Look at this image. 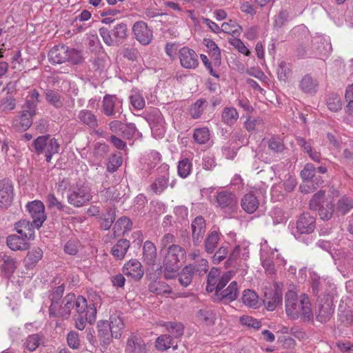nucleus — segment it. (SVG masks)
<instances>
[{
	"label": "nucleus",
	"instance_id": "1",
	"mask_svg": "<svg viewBox=\"0 0 353 353\" xmlns=\"http://www.w3.org/2000/svg\"><path fill=\"white\" fill-rule=\"evenodd\" d=\"M285 312L291 319L301 318L303 321L313 319V312L308 296L302 294L300 297L293 291H288L285 295Z\"/></svg>",
	"mask_w": 353,
	"mask_h": 353
},
{
	"label": "nucleus",
	"instance_id": "2",
	"mask_svg": "<svg viewBox=\"0 0 353 353\" xmlns=\"http://www.w3.org/2000/svg\"><path fill=\"white\" fill-rule=\"evenodd\" d=\"M77 314L74 315L75 327L83 330L86 321L92 324L96 319L97 307L94 303L88 305L87 300L82 296L77 297L76 305Z\"/></svg>",
	"mask_w": 353,
	"mask_h": 353
},
{
	"label": "nucleus",
	"instance_id": "3",
	"mask_svg": "<svg viewBox=\"0 0 353 353\" xmlns=\"http://www.w3.org/2000/svg\"><path fill=\"white\" fill-rule=\"evenodd\" d=\"M325 192L319 190L314 194L309 203L311 210L319 211V214L322 220L331 219L334 212V204L327 199H324Z\"/></svg>",
	"mask_w": 353,
	"mask_h": 353
},
{
	"label": "nucleus",
	"instance_id": "4",
	"mask_svg": "<svg viewBox=\"0 0 353 353\" xmlns=\"http://www.w3.org/2000/svg\"><path fill=\"white\" fill-rule=\"evenodd\" d=\"M92 198L91 190L88 185H76L70 188L68 192L67 199L68 203L76 207L80 208L85 205Z\"/></svg>",
	"mask_w": 353,
	"mask_h": 353
},
{
	"label": "nucleus",
	"instance_id": "5",
	"mask_svg": "<svg viewBox=\"0 0 353 353\" xmlns=\"http://www.w3.org/2000/svg\"><path fill=\"white\" fill-rule=\"evenodd\" d=\"M185 255L186 252L184 248L178 244H172L165 250L163 265H166L171 270L179 268V263L184 259Z\"/></svg>",
	"mask_w": 353,
	"mask_h": 353
},
{
	"label": "nucleus",
	"instance_id": "6",
	"mask_svg": "<svg viewBox=\"0 0 353 353\" xmlns=\"http://www.w3.org/2000/svg\"><path fill=\"white\" fill-rule=\"evenodd\" d=\"M218 207L227 215L234 213L238 207V199L235 194L228 190L218 192L216 195Z\"/></svg>",
	"mask_w": 353,
	"mask_h": 353
},
{
	"label": "nucleus",
	"instance_id": "7",
	"mask_svg": "<svg viewBox=\"0 0 353 353\" xmlns=\"http://www.w3.org/2000/svg\"><path fill=\"white\" fill-rule=\"evenodd\" d=\"M26 208L32 219L34 227L40 228L47 217L43 203L41 201H32L28 203Z\"/></svg>",
	"mask_w": 353,
	"mask_h": 353
},
{
	"label": "nucleus",
	"instance_id": "8",
	"mask_svg": "<svg viewBox=\"0 0 353 353\" xmlns=\"http://www.w3.org/2000/svg\"><path fill=\"white\" fill-rule=\"evenodd\" d=\"M36 112L37 110L32 112L23 105L20 114L16 116L12 121L13 128L17 131L27 130L32 125L33 117L36 115Z\"/></svg>",
	"mask_w": 353,
	"mask_h": 353
},
{
	"label": "nucleus",
	"instance_id": "9",
	"mask_svg": "<svg viewBox=\"0 0 353 353\" xmlns=\"http://www.w3.org/2000/svg\"><path fill=\"white\" fill-rule=\"evenodd\" d=\"M333 313V302L330 297L327 296L325 299H318L316 319L319 321L321 323L327 322L330 320Z\"/></svg>",
	"mask_w": 353,
	"mask_h": 353
},
{
	"label": "nucleus",
	"instance_id": "10",
	"mask_svg": "<svg viewBox=\"0 0 353 353\" xmlns=\"http://www.w3.org/2000/svg\"><path fill=\"white\" fill-rule=\"evenodd\" d=\"M77 302V298L74 294H68L63 299L58 303V305L61 310V314H53L52 312H49L50 317H61L63 319H68L70 314L71 310L75 307Z\"/></svg>",
	"mask_w": 353,
	"mask_h": 353
},
{
	"label": "nucleus",
	"instance_id": "11",
	"mask_svg": "<svg viewBox=\"0 0 353 353\" xmlns=\"http://www.w3.org/2000/svg\"><path fill=\"white\" fill-rule=\"evenodd\" d=\"M206 223L201 216H196L191 223L192 240L195 246H198L203 241L205 232Z\"/></svg>",
	"mask_w": 353,
	"mask_h": 353
},
{
	"label": "nucleus",
	"instance_id": "12",
	"mask_svg": "<svg viewBox=\"0 0 353 353\" xmlns=\"http://www.w3.org/2000/svg\"><path fill=\"white\" fill-rule=\"evenodd\" d=\"M179 57L181 65L187 69H194L199 65L198 56L196 53L188 47L181 48Z\"/></svg>",
	"mask_w": 353,
	"mask_h": 353
},
{
	"label": "nucleus",
	"instance_id": "13",
	"mask_svg": "<svg viewBox=\"0 0 353 353\" xmlns=\"http://www.w3.org/2000/svg\"><path fill=\"white\" fill-rule=\"evenodd\" d=\"M316 228V219L308 212L302 213L296 221V230L300 234H310Z\"/></svg>",
	"mask_w": 353,
	"mask_h": 353
},
{
	"label": "nucleus",
	"instance_id": "14",
	"mask_svg": "<svg viewBox=\"0 0 353 353\" xmlns=\"http://www.w3.org/2000/svg\"><path fill=\"white\" fill-rule=\"evenodd\" d=\"M133 32L136 39L143 45H148L152 40V31L143 21L136 22L133 26Z\"/></svg>",
	"mask_w": 353,
	"mask_h": 353
},
{
	"label": "nucleus",
	"instance_id": "15",
	"mask_svg": "<svg viewBox=\"0 0 353 353\" xmlns=\"http://www.w3.org/2000/svg\"><path fill=\"white\" fill-rule=\"evenodd\" d=\"M13 185L7 179L0 181V208L10 205L13 199Z\"/></svg>",
	"mask_w": 353,
	"mask_h": 353
},
{
	"label": "nucleus",
	"instance_id": "16",
	"mask_svg": "<svg viewBox=\"0 0 353 353\" xmlns=\"http://www.w3.org/2000/svg\"><path fill=\"white\" fill-rule=\"evenodd\" d=\"M65 290V286L63 284L52 288L49 291L48 298L50 301V305L49 307V312H52L53 314H61L58 303L61 301L63 297V294Z\"/></svg>",
	"mask_w": 353,
	"mask_h": 353
},
{
	"label": "nucleus",
	"instance_id": "17",
	"mask_svg": "<svg viewBox=\"0 0 353 353\" xmlns=\"http://www.w3.org/2000/svg\"><path fill=\"white\" fill-rule=\"evenodd\" d=\"M123 272L135 281H139L144 274L141 263L136 259H132L125 263Z\"/></svg>",
	"mask_w": 353,
	"mask_h": 353
},
{
	"label": "nucleus",
	"instance_id": "18",
	"mask_svg": "<svg viewBox=\"0 0 353 353\" xmlns=\"http://www.w3.org/2000/svg\"><path fill=\"white\" fill-rule=\"evenodd\" d=\"M68 46L65 45L53 47L48 53L49 61L52 63L61 64L68 61Z\"/></svg>",
	"mask_w": 353,
	"mask_h": 353
},
{
	"label": "nucleus",
	"instance_id": "19",
	"mask_svg": "<svg viewBox=\"0 0 353 353\" xmlns=\"http://www.w3.org/2000/svg\"><path fill=\"white\" fill-rule=\"evenodd\" d=\"M146 351V345L140 336L132 334L128 339L125 353H145Z\"/></svg>",
	"mask_w": 353,
	"mask_h": 353
},
{
	"label": "nucleus",
	"instance_id": "20",
	"mask_svg": "<svg viewBox=\"0 0 353 353\" xmlns=\"http://www.w3.org/2000/svg\"><path fill=\"white\" fill-rule=\"evenodd\" d=\"M165 172L157 176L150 185V190L156 194H161L169 185L168 168L165 166Z\"/></svg>",
	"mask_w": 353,
	"mask_h": 353
},
{
	"label": "nucleus",
	"instance_id": "21",
	"mask_svg": "<svg viewBox=\"0 0 353 353\" xmlns=\"http://www.w3.org/2000/svg\"><path fill=\"white\" fill-rule=\"evenodd\" d=\"M239 295L238 285L236 281L230 283L227 288L222 290L215 296L219 301H227L232 302L236 300Z\"/></svg>",
	"mask_w": 353,
	"mask_h": 353
},
{
	"label": "nucleus",
	"instance_id": "22",
	"mask_svg": "<svg viewBox=\"0 0 353 353\" xmlns=\"http://www.w3.org/2000/svg\"><path fill=\"white\" fill-rule=\"evenodd\" d=\"M33 223H30L29 221L23 219L16 223L15 230L24 239H32L34 236Z\"/></svg>",
	"mask_w": 353,
	"mask_h": 353
},
{
	"label": "nucleus",
	"instance_id": "23",
	"mask_svg": "<svg viewBox=\"0 0 353 353\" xmlns=\"http://www.w3.org/2000/svg\"><path fill=\"white\" fill-rule=\"evenodd\" d=\"M282 303V294L279 292L270 290L265 292L264 294L263 303L266 309L273 311L276 306Z\"/></svg>",
	"mask_w": 353,
	"mask_h": 353
},
{
	"label": "nucleus",
	"instance_id": "24",
	"mask_svg": "<svg viewBox=\"0 0 353 353\" xmlns=\"http://www.w3.org/2000/svg\"><path fill=\"white\" fill-rule=\"evenodd\" d=\"M221 239V233L211 230L207 234L204 241V250L208 254H213Z\"/></svg>",
	"mask_w": 353,
	"mask_h": 353
},
{
	"label": "nucleus",
	"instance_id": "25",
	"mask_svg": "<svg viewBox=\"0 0 353 353\" xmlns=\"http://www.w3.org/2000/svg\"><path fill=\"white\" fill-rule=\"evenodd\" d=\"M157 256V248L155 245L150 241H146L143 247V261L149 265L154 264Z\"/></svg>",
	"mask_w": 353,
	"mask_h": 353
},
{
	"label": "nucleus",
	"instance_id": "26",
	"mask_svg": "<svg viewBox=\"0 0 353 353\" xmlns=\"http://www.w3.org/2000/svg\"><path fill=\"white\" fill-rule=\"evenodd\" d=\"M241 205L244 211L252 214L259 208V202L254 194L248 193L241 199Z\"/></svg>",
	"mask_w": 353,
	"mask_h": 353
},
{
	"label": "nucleus",
	"instance_id": "27",
	"mask_svg": "<svg viewBox=\"0 0 353 353\" xmlns=\"http://www.w3.org/2000/svg\"><path fill=\"white\" fill-rule=\"evenodd\" d=\"M79 120L84 125H88L91 129H96L98 125L97 116L88 110H82L78 114Z\"/></svg>",
	"mask_w": 353,
	"mask_h": 353
},
{
	"label": "nucleus",
	"instance_id": "28",
	"mask_svg": "<svg viewBox=\"0 0 353 353\" xmlns=\"http://www.w3.org/2000/svg\"><path fill=\"white\" fill-rule=\"evenodd\" d=\"M27 239L17 235H10L7 238V245L12 250H26L29 248Z\"/></svg>",
	"mask_w": 353,
	"mask_h": 353
},
{
	"label": "nucleus",
	"instance_id": "29",
	"mask_svg": "<svg viewBox=\"0 0 353 353\" xmlns=\"http://www.w3.org/2000/svg\"><path fill=\"white\" fill-rule=\"evenodd\" d=\"M130 241L127 239H120L112 248L111 254L112 256L119 260L123 259L130 248Z\"/></svg>",
	"mask_w": 353,
	"mask_h": 353
},
{
	"label": "nucleus",
	"instance_id": "30",
	"mask_svg": "<svg viewBox=\"0 0 353 353\" xmlns=\"http://www.w3.org/2000/svg\"><path fill=\"white\" fill-rule=\"evenodd\" d=\"M296 185V181L295 178L292 176H288V177L283 183H279L272 188V192L274 194L279 192L283 195H284L292 192Z\"/></svg>",
	"mask_w": 353,
	"mask_h": 353
},
{
	"label": "nucleus",
	"instance_id": "31",
	"mask_svg": "<svg viewBox=\"0 0 353 353\" xmlns=\"http://www.w3.org/2000/svg\"><path fill=\"white\" fill-rule=\"evenodd\" d=\"M265 144L273 154H281L286 149L283 140L278 136H272L265 139Z\"/></svg>",
	"mask_w": 353,
	"mask_h": 353
},
{
	"label": "nucleus",
	"instance_id": "32",
	"mask_svg": "<svg viewBox=\"0 0 353 353\" xmlns=\"http://www.w3.org/2000/svg\"><path fill=\"white\" fill-rule=\"evenodd\" d=\"M299 88L306 93L313 94L316 92L318 82L310 75L304 76L300 81Z\"/></svg>",
	"mask_w": 353,
	"mask_h": 353
},
{
	"label": "nucleus",
	"instance_id": "33",
	"mask_svg": "<svg viewBox=\"0 0 353 353\" xmlns=\"http://www.w3.org/2000/svg\"><path fill=\"white\" fill-rule=\"evenodd\" d=\"M312 46L316 51L317 54L320 56L327 54L332 49L330 43L321 37H316L313 38Z\"/></svg>",
	"mask_w": 353,
	"mask_h": 353
},
{
	"label": "nucleus",
	"instance_id": "34",
	"mask_svg": "<svg viewBox=\"0 0 353 353\" xmlns=\"http://www.w3.org/2000/svg\"><path fill=\"white\" fill-rule=\"evenodd\" d=\"M132 223L130 219L122 216L119 218L113 227L114 236H120L125 234V232L130 231L132 228Z\"/></svg>",
	"mask_w": 353,
	"mask_h": 353
},
{
	"label": "nucleus",
	"instance_id": "35",
	"mask_svg": "<svg viewBox=\"0 0 353 353\" xmlns=\"http://www.w3.org/2000/svg\"><path fill=\"white\" fill-rule=\"evenodd\" d=\"M109 325L110 327L111 336L115 339H119L124 328L122 318L118 316H112Z\"/></svg>",
	"mask_w": 353,
	"mask_h": 353
},
{
	"label": "nucleus",
	"instance_id": "36",
	"mask_svg": "<svg viewBox=\"0 0 353 353\" xmlns=\"http://www.w3.org/2000/svg\"><path fill=\"white\" fill-rule=\"evenodd\" d=\"M239 119V113L233 107H225L221 114V121L227 125L232 126Z\"/></svg>",
	"mask_w": 353,
	"mask_h": 353
},
{
	"label": "nucleus",
	"instance_id": "37",
	"mask_svg": "<svg viewBox=\"0 0 353 353\" xmlns=\"http://www.w3.org/2000/svg\"><path fill=\"white\" fill-rule=\"evenodd\" d=\"M149 291L157 294H170L172 292L171 287L164 281H155L150 283Z\"/></svg>",
	"mask_w": 353,
	"mask_h": 353
},
{
	"label": "nucleus",
	"instance_id": "38",
	"mask_svg": "<svg viewBox=\"0 0 353 353\" xmlns=\"http://www.w3.org/2000/svg\"><path fill=\"white\" fill-rule=\"evenodd\" d=\"M116 101L115 98L112 96L106 94L103 99L102 110L104 114L108 117L116 116L117 111L115 110Z\"/></svg>",
	"mask_w": 353,
	"mask_h": 353
},
{
	"label": "nucleus",
	"instance_id": "39",
	"mask_svg": "<svg viewBox=\"0 0 353 353\" xmlns=\"http://www.w3.org/2000/svg\"><path fill=\"white\" fill-rule=\"evenodd\" d=\"M161 326L166 328L167 331L172 335V338H180L184 332V327L181 323L176 322H162L160 323Z\"/></svg>",
	"mask_w": 353,
	"mask_h": 353
},
{
	"label": "nucleus",
	"instance_id": "40",
	"mask_svg": "<svg viewBox=\"0 0 353 353\" xmlns=\"http://www.w3.org/2000/svg\"><path fill=\"white\" fill-rule=\"evenodd\" d=\"M0 259L1 263L0 269L1 271L7 275L12 274L17 268L15 260L6 254L0 255Z\"/></svg>",
	"mask_w": 353,
	"mask_h": 353
},
{
	"label": "nucleus",
	"instance_id": "41",
	"mask_svg": "<svg viewBox=\"0 0 353 353\" xmlns=\"http://www.w3.org/2000/svg\"><path fill=\"white\" fill-rule=\"evenodd\" d=\"M42 256L43 251L41 248H37L32 250L27 254L24 259L26 266L28 268H32L41 259Z\"/></svg>",
	"mask_w": 353,
	"mask_h": 353
},
{
	"label": "nucleus",
	"instance_id": "42",
	"mask_svg": "<svg viewBox=\"0 0 353 353\" xmlns=\"http://www.w3.org/2000/svg\"><path fill=\"white\" fill-rule=\"evenodd\" d=\"M45 97L46 101L56 108H60L63 105V97L53 90H46L45 91Z\"/></svg>",
	"mask_w": 353,
	"mask_h": 353
},
{
	"label": "nucleus",
	"instance_id": "43",
	"mask_svg": "<svg viewBox=\"0 0 353 353\" xmlns=\"http://www.w3.org/2000/svg\"><path fill=\"white\" fill-rule=\"evenodd\" d=\"M172 347L173 349L177 348V345H174L172 337L169 334H163L159 336L156 340V347L159 350H165Z\"/></svg>",
	"mask_w": 353,
	"mask_h": 353
},
{
	"label": "nucleus",
	"instance_id": "44",
	"mask_svg": "<svg viewBox=\"0 0 353 353\" xmlns=\"http://www.w3.org/2000/svg\"><path fill=\"white\" fill-rule=\"evenodd\" d=\"M220 276V270L218 268H212L208 274L206 290L208 292H216Z\"/></svg>",
	"mask_w": 353,
	"mask_h": 353
},
{
	"label": "nucleus",
	"instance_id": "45",
	"mask_svg": "<svg viewBox=\"0 0 353 353\" xmlns=\"http://www.w3.org/2000/svg\"><path fill=\"white\" fill-rule=\"evenodd\" d=\"M194 274L191 266L185 265L179 274V282L186 288L191 283Z\"/></svg>",
	"mask_w": 353,
	"mask_h": 353
},
{
	"label": "nucleus",
	"instance_id": "46",
	"mask_svg": "<svg viewBox=\"0 0 353 353\" xmlns=\"http://www.w3.org/2000/svg\"><path fill=\"white\" fill-rule=\"evenodd\" d=\"M242 302L247 306L256 308L259 303V296L255 292L245 290L241 297Z\"/></svg>",
	"mask_w": 353,
	"mask_h": 353
},
{
	"label": "nucleus",
	"instance_id": "47",
	"mask_svg": "<svg viewBox=\"0 0 353 353\" xmlns=\"http://www.w3.org/2000/svg\"><path fill=\"white\" fill-rule=\"evenodd\" d=\"M97 327L98 335L102 340L103 343H110L111 334H110L109 333V332H110L109 322L108 321H100L97 323Z\"/></svg>",
	"mask_w": 353,
	"mask_h": 353
},
{
	"label": "nucleus",
	"instance_id": "48",
	"mask_svg": "<svg viewBox=\"0 0 353 353\" xmlns=\"http://www.w3.org/2000/svg\"><path fill=\"white\" fill-rule=\"evenodd\" d=\"M112 33L116 41V44H120L128 36L127 25L124 23L117 24L114 26Z\"/></svg>",
	"mask_w": 353,
	"mask_h": 353
},
{
	"label": "nucleus",
	"instance_id": "49",
	"mask_svg": "<svg viewBox=\"0 0 353 353\" xmlns=\"http://www.w3.org/2000/svg\"><path fill=\"white\" fill-rule=\"evenodd\" d=\"M197 317L206 325H212L216 320V314L210 310L201 309L197 312Z\"/></svg>",
	"mask_w": 353,
	"mask_h": 353
},
{
	"label": "nucleus",
	"instance_id": "50",
	"mask_svg": "<svg viewBox=\"0 0 353 353\" xmlns=\"http://www.w3.org/2000/svg\"><path fill=\"white\" fill-rule=\"evenodd\" d=\"M59 144L57 139H50L46 144L45 150L46 161L49 163L51 161L53 154H57L59 152Z\"/></svg>",
	"mask_w": 353,
	"mask_h": 353
},
{
	"label": "nucleus",
	"instance_id": "51",
	"mask_svg": "<svg viewBox=\"0 0 353 353\" xmlns=\"http://www.w3.org/2000/svg\"><path fill=\"white\" fill-rule=\"evenodd\" d=\"M210 130L207 128H196L194 130L193 139L199 144H205L210 140Z\"/></svg>",
	"mask_w": 353,
	"mask_h": 353
},
{
	"label": "nucleus",
	"instance_id": "52",
	"mask_svg": "<svg viewBox=\"0 0 353 353\" xmlns=\"http://www.w3.org/2000/svg\"><path fill=\"white\" fill-rule=\"evenodd\" d=\"M320 181L321 179L317 177L310 180L303 181V183L299 186V189L302 193L309 194L314 192L319 188V182Z\"/></svg>",
	"mask_w": 353,
	"mask_h": 353
},
{
	"label": "nucleus",
	"instance_id": "53",
	"mask_svg": "<svg viewBox=\"0 0 353 353\" xmlns=\"http://www.w3.org/2000/svg\"><path fill=\"white\" fill-rule=\"evenodd\" d=\"M327 106L332 112H337L342 108V101L340 96L336 93L329 94L327 99Z\"/></svg>",
	"mask_w": 353,
	"mask_h": 353
},
{
	"label": "nucleus",
	"instance_id": "54",
	"mask_svg": "<svg viewBox=\"0 0 353 353\" xmlns=\"http://www.w3.org/2000/svg\"><path fill=\"white\" fill-rule=\"evenodd\" d=\"M204 45L210 50L211 57L216 63L221 62V51L218 46L212 40L210 39H205L203 40Z\"/></svg>",
	"mask_w": 353,
	"mask_h": 353
},
{
	"label": "nucleus",
	"instance_id": "55",
	"mask_svg": "<svg viewBox=\"0 0 353 353\" xmlns=\"http://www.w3.org/2000/svg\"><path fill=\"white\" fill-rule=\"evenodd\" d=\"M188 265L191 266L192 271L200 276L205 274L208 270V262L203 258L199 259L193 264Z\"/></svg>",
	"mask_w": 353,
	"mask_h": 353
},
{
	"label": "nucleus",
	"instance_id": "56",
	"mask_svg": "<svg viewBox=\"0 0 353 353\" xmlns=\"http://www.w3.org/2000/svg\"><path fill=\"white\" fill-rule=\"evenodd\" d=\"M223 32L231 34L232 36H239L241 32V27L234 21L230 20L229 22H225L221 26Z\"/></svg>",
	"mask_w": 353,
	"mask_h": 353
},
{
	"label": "nucleus",
	"instance_id": "57",
	"mask_svg": "<svg viewBox=\"0 0 353 353\" xmlns=\"http://www.w3.org/2000/svg\"><path fill=\"white\" fill-rule=\"evenodd\" d=\"M115 216L114 209L110 208L108 210L107 213L103 214L101 218V228L105 230H109L115 219Z\"/></svg>",
	"mask_w": 353,
	"mask_h": 353
},
{
	"label": "nucleus",
	"instance_id": "58",
	"mask_svg": "<svg viewBox=\"0 0 353 353\" xmlns=\"http://www.w3.org/2000/svg\"><path fill=\"white\" fill-rule=\"evenodd\" d=\"M130 104L137 110H143L145 105V101L143 95L139 92H133L130 96Z\"/></svg>",
	"mask_w": 353,
	"mask_h": 353
},
{
	"label": "nucleus",
	"instance_id": "59",
	"mask_svg": "<svg viewBox=\"0 0 353 353\" xmlns=\"http://www.w3.org/2000/svg\"><path fill=\"white\" fill-rule=\"evenodd\" d=\"M353 208V200L349 197L343 196L337 202V212L345 214Z\"/></svg>",
	"mask_w": 353,
	"mask_h": 353
},
{
	"label": "nucleus",
	"instance_id": "60",
	"mask_svg": "<svg viewBox=\"0 0 353 353\" xmlns=\"http://www.w3.org/2000/svg\"><path fill=\"white\" fill-rule=\"evenodd\" d=\"M39 97V92L35 89L32 90L30 92V99H27L24 103L26 108L32 112L37 110V105L40 102Z\"/></svg>",
	"mask_w": 353,
	"mask_h": 353
},
{
	"label": "nucleus",
	"instance_id": "61",
	"mask_svg": "<svg viewBox=\"0 0 353 353\" xmlns=\"http://www.w3.org/2000/svg\"><path fill=\"white\" fill-rule=\"evenodd\" d=\"M42 341V336L38 334L29 335L25 343L26 347L30 352L34 351Z\"/></svg>",
	"mask_w": 353,
	"mask_h": 353
},
{
	"label": "nucleus",
	"instance_id": "62",
	"mask_svg": "<svg viewBox=\"0 0 353 353\" xmlns=\"http://www.w3.org/2000/svg\"><path fill=\"white\" fill-rule=\"evenodd\" d=\"M16 108V100L11 96H6L0 100V111L8 112Z\"/></svg>",
	"mask_w": 353,
	"mask_h": 353
},
{
	"label": "nucleus",
	"instance_id": "63",
	"mask_svg": "<svg viewBox=\"0 0 353 353\" xmlns=\"http://www.w3.org/2000/svg\"><path fill=\"white\" fill-rule=\"evenodd\" d=\"M192 163L190 161L185 158L179 162L178 174L182 178H186L190 173Z\"/></svg>",
	"mask_w": 353,
	"mask_h": 353
},
{
	"label": "nucleus",
	"instance_id": "64",
	"mask_svg": "<svg viewBox=\"0 0 353 353\" xmlns=\"http://www.w3.org/2000/svg\"><path fill=\"white\" fill-rule=\"evenodd\" d=\"M68 62L72 63V64L77 65L80 64L83 61V57L82 54V51L79 50L74 48H70L68 47Z\"/></svg>",
	"mask_w": 353,
	"mask_h": 353
}]
</instances>
